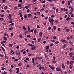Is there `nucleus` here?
Instances as JSON below:
<instances>
[{"mask_svg":"<svg viewBox=\"0 0 74 74\" xmlns=\"http://www.w3.org/2000/svg\"><path fill=\"white\" fill-rule=\"evenodd\" d=\"M2 74H7V72H4V73H2Z\"/></svg>","mask_w":74,"mask_h":74,"instance_id":"nucleus-44","label":"nucleus"},{"mask_svg":"<svg viewBox=\"0 0 74 74\" xmlns=\"http://www.w3.org/2000/svg\"><path fill=\"white\" fill-rule=\"evenodd\" d=\"M26 60H28V61H29V60H30L29 59V58H26Z\"/></svg>","mask_w":74,"mask_h":74,"instance_id":"nucleus-43","label":"nucleus"},{"mask_svg":"<svg viewBox=\"0 0 74 74\" xmlns=\"http://www.w3.org/2000/svg\"><path fill=\"white\" fill-rule=\"evenodd\" d=\"M34 41H32L31 43L32 44H34Z\"/></svg>","mask_w":74,"mask_h":74,"instance_id":"nucleus-61","label":"nucleus"},{"mask_svg":"<svg viewBox=\"0 0 74 74\" xmlns=\"http://www.w3.org/2000/svg\"><path fill=\"white\" fill-rule=\"evenodd\" d=\"M19 14L20 15V17H22V16H23L22 15V14H21V13H19Z\"/></svg>","mask_w":74,"mask_h":74,"instance_id":"nucleus-27","label":"nucleus"},{"mask_svg":"<svg viewBox=\"0 0 74 74\" xmlns=\"http://www.w3.org/2000/svg\"><path fill=\"white\" fill-rule=\"evenodd\" d=\"M21 6H22V4H18V7H21Z\"/></svg>","mask_w":74,"mask_h":74,"instance_id":"nucleus-26","label":"nucleus"},{"mask_svg":"<svg viewBox=\"0 0 74 74\" xmlns=\"http://www.w3.org/2000/svg\"><path fill=\"white\" fill-rule=\"evenodd\" d=\"M0 56L1 57H3L4 56V55H3L2 54H0Z\"/></svg>","mask_w":74,"mask_h":74,"instance_id":"nucleus-56","label":"nucleus"},{"mask_svg":"<svg viewBox=\"0 0 74 74\" xmlns=\"http://www.w3.org/2000/svg\"><path fill=\"white\" fill-rule=\"evenodd\" d=\"M51 70H54V67H53V66H51Z\"/></svg>","mask_w":74,"mask_h":74,"instance_id":"nucleus-41","label":"nucleus"},{"mask_svg":"<svg viewBox=\"0 0 74 74\" xmlns=\"http://www.w3.org/2000/svg\"><path fill=\"white\" fill-rule=\"evenodd\" d=\"M2 24L3 25H6V23H5L3 22L2 23Z\"/></svg>","mask_w":74,"mask_h":74,"instance_id":"nucleus-64","label":"nucleus"},{"mask_svg":"<svg viewBox=\"0 0 74 74\" xmlns=\"http://www.w3.org/2000/svg\"><path fill=\"white\" fill-rule=\"evenodd\" d=\"M73 37L72 36H71L70 37V38L71 40H72V39H73Z\"/></svg>","mask_w":74,"mask_h":74,"instance_id":"nucleus-47","label":"nucleus"},{"mask_svg":"<svg viewBox=\"0 0 74 74\" xmlns=\"http://www.w3.org/2000/svg\"><path fill=\"white\" fill-rule=\"evenodd\" d=\"M71 12H73V11H74V9H73V8H72V7H71Z\"/></svg>","mask_w":74,"mask_h":74,"instance_id":"nucleus-30","label":"nucleus"},{"mask_svg":"<svg viewBox=\"0 0 74 74\" xmlns=\"http://www.w3.org/2000/svg\"><path fill=\"white\" fill-rule=\"evenodd\" d=\"M59 43V41H57L55 42V44H58Z\"/></svg>","mask_w":74,"mask_h":74,"instance_id":"nucleus-23","label":"nucleus"},{"mask_svg":"<svg viewBox=\"0 0 74 74\" xmlns=\"http://www.w3.org/2000/svg\"><path fill=\"white\" fill-rule=\"evenodd\" d=\"M32 63H33V64L34 66H35V63H34V58H32Z\"/></svg>","mask_w":74,"mask_h":74,"instance_id":"nucleus-4","label":"nucleus"},{"mask_svg":"<svg viewBox=\"0 0 74 74\" xmlns=\"http://www.w3.org/2000/svg\"><path fill=\"white\" fill-rule=\"evenodd\" d=\"M14 23H12L11 24H10V26H13V25H14Z\"/></svg>","mask_w":74,"mask_h":74,"instance_id":"nucleus-52","label":"nucleus"},{"mask_svg":"<svg viewBox=\"0 0 74 74\" xmlns=\"http://www.w3.org/2000/svg\"><path fill=\"white\" fill-rule=\"evenodd\" d=\"M3 18H0V20L1 22H2V21H3Z\"/></svg>","mask_w":74,"mask_h":74,"instance_id":"nucleus-39","label":"nucleus"},{"mask_svg":"<svg viewBox=\"0 0 74 74\" xmlns=\"http://www.w3.org/2000/svg\"><path fill=\"white\" fill-rule=\"evenodd\" d=\"M64 42L65 43H66V44H68V42H67L66 40H65V41H64Z\"/></svg>","mask_w":74,"mask_h":74,"instance_id":"nucleus-50","label":"nucleus"},{"mask_svg":"<svg viewBox=\"0 0 74 74\" xmlns=\"http://www.w3.org/2000/svg\"><path fill=\"white\" fill-rule=\"evenodd\" d=\"M28 30L29 32H30V27H29V26H28Z\"/></svg>","mask_w":74,"mask_h":74,"instance_id":"nucleus-14","label":"nucleus"},{"mask_svg":"<svg viewBox=\"0 0 74 74\" xmlns=\"http://www.w3.org/2000/svg\"><path fill=\"white\" fill-rule=\"evenodd\" d=\"M5 58H6V59H8V57L6 55V54H5Z\"/></svg>","mask_w":74,"mask_h":74,"instance_id":"nucleus-18","label":"nucleus"},{"mask_svg":"<svg viewBox=\"0 0 74 74\" xmlns=\"http://www.w3.org/2000/svg\"><path fill=\"white\" fill-rule=\"evenodd\" d=\"M56 70L57 71H61V69H60V68L59 69L58 68H56Z\"/></svg>","mask_w":74,"mask_h":74,"instance_id":"nucleus-8","label":"nucleus"},{"mask_svg":"<svg viewBox=\"0 0 74 74\" xmlns=\"http://www.w3.org/2000/svg\"><path fill=\"white\" fill-rule=\"evenodd\" d=\"M51 27H49V28L47 29L48 30H51Z\"/></svg>","mask_w":74,"mask_h":74,"instance_id":"nucleus-29","label":"nucleus"},{"mask_svg":"<svg viewBox=\"0 0 74 74\" xmlns=\"http://www.w3.org/2000/svg\"><path fill=\"white\" fill-rule=\"evenodd\" d=\"M65 41V40H64L63 39L61 40V42H64V41Z\"/></svg>","mask_w":74,"mask_h":74,"instance_id":"nucleus-40","label":"nucleus"},{"mask_svg":"<svg viewBox=\"0 0 74 74\" xmlns=\"http://www.w3.org/2000/svg\"><path fill=\"white\" fill-rule=\"evenodd\" d=\"M2 3H5V0H2Z\"/></svg>","mask_w":74,"mask_h":74,"instance_id":"nucleus-60","label":"nucleus"},{"mask_svg":"<svg viewBox=\"0 0 74 74\" xmlns=\"http://www.w3.org/2000/svg\"><path fill=\"white\" fill-rule=\"evenodd\" d=\"M18 66H21L22 65V63L21 62L19 63L18 64Z\"/></svg>","mask_w":74,"mask_h":74,"instance_id":"nucleus-12","label":"nucleus"},{"mask_svg":"<svg viewBox=\"0 0 74 74\" xmlns=\"http://www.w3.org/2000/svg\"><path fill=\"white\" fill-rule=\"evenodd\" d=\"M50 17H49V21L50 23H51L52 22H54V20H53V18H51V20L50 19Z\"/></svg>","mask_w":74,"mask_h":74,"instance_id":"nucleus-1","label":"nucleus"},{"mask_svg":"<svg viewBox=\"0 0 74 74\" xmlns=\"http://www.w3.org/2000/svg\"><path fill=\"white\" fill-rule=\"evenodd\" d=\"M62 68L63 69H65V66H64V63L62 64Z\"/></svg>","mask_w":74,"mask_h":74,"instance_id":"nucleus-7","label":"nucleus"},{"mask_svg":"<svg viewBox=\"0 0 74 74\" xmlns=\"http://www.w3.org/2000/svg\"><path fill=\"white\" fill-rule=\"evenodd\" d=\"M23 28L25 30H26V27L25 26H23Z\"/></svg>","mask_w":74,"mask_h":74,"instance_id":"nucleus-17","label":"nucleus"},{"mask_svg":"<svg viewBox=\"0 0 74 74\" xmlns=\"http://www.w3.org/2000/svg\"><path fill=\"white\" fill-rule=\"evenodd\" d=\"M74 61H71L70 62V64H71V65H72L73 64V63H74Z\"/></svg>","mask_w":74,"mask_h":74,"instance_id":"nucleus-9","label":"nucleus"},{"mask_svg":"<svg viewBox=\"0 0 74 74\" xmlns=\"http://www.w3.org/2000/svg\"><path fill=\"white\" fill-rule=\"evenodd\" d=\"M51 63H54V64H55V63H56V61H55V60H53V61L51 62Z\"/></svg>","mask_w":74,"mask_h":74,"instance_id":"nucleus-10","label":"nucleus"},{"mask_svg":"<svg viewBox=\"0 0 74 74\" xmlns=\"http://www.w3.org/2000/svg\"><path fill=\"white\" fill-rule=\"evenodd\" d=\"M37 14H38V15H40V14H41V13H40V12H37Z\"/></svg>","mask_w":74,"mask_h":74,"instance_id":"nucleus-46","label":"nucleus"},{"mask_svg":"<svg viewBox=\"0 0 74 74\" xmlns=\"http://www.w3.org/2000/svg\"><path fill=\"white\" fill-rule=\"evenodd\" d=\"M73 52L69 53V55L70 57L71 58V57H72V55H73Z\"/></svg>","mask_w":74,"mask_h":74,"instance_id":"nucleus-5","label":"nucleus"},{"mask_svg":"<svg viewBox=\"0 0 74 74\" xmlns=\"http://www.w3.org/2000/svg\"><path fill=\"white\" fill-rule=\"evenodd\" d=\"M44 9L43 8H42L40 10V11L41 12V11H44Z\"/></svg>","mask_w":74,"mask_h":74,"instance_id":"nucleus-53","label":"nucleus"},{"mask_svg":"<svg viewBox=\"0 0 74 74\" xmlns=\"http://www.w3.org/2000/svg\"><path fill=\"white\" fill-rule=\"evenodd\" d=\"M69 43L70 44H71V45L73 44V43L71 41H69Z\"/></svg>","mask_w":74,"mask_h":74,"instance_id":"nucleus-45","label":"nucleus"},{"mask_svg":"<svg viewBox=\"0 0 74 74\" xmlns=\"http://www.w3.org/2000/svg\"><path fill=\"white\" fill-rule=\"evenodd\" d=\"M39 69L40 70H41L42 69V67H41V66H40L39 67Z\"/></svg>","mask_w":74,"mask_h":74,"instance_id":"nucleus-58","label":"nucleus"},{"mask_svg":"<svg viewBox=\"0 0 74 74\" xmlns=\"http://www.w3.org/2000/svg\"><path fill=\"white\" fill-rule=\"evenodd\" d=\"M12 45H13L12 44H10L9 45V47H12Z\"/></svg>","mask_w":74,"mask_h":74,"instance_id":"nucleus-19","label":"nucleus"},{"mask_svg":"<svg viewBox=\"0 0 74 74\" xmlns=\"http://www.w3.org/2000/svg\"><path fill=\"white\" fill-rule=\"evenodd\" d=\"M70 39V37L68 36L67 38V40H69Z\"/></svg>","mask_w":74,"mask_h":74,"instance_id":"nucleus-57","label":"nucleus"},{"mask_svg":"<svg viewBox=\"0 0 74 74\" xmlns=\"http://www.w3.org/2000/svg\"><path fill=\"white\" fill-rule=\"evenodd\" d=\"M1 44L3 45V46H4V44H3V42H1Z\"/></svg>","mask_w":74,"mask_h":74,"instance_id":"nucleus-42","label":"nucleus"},{"mask_svg":"<svg viewBox=\"0 0 74 74\" xmlns=\"http://www.w3.org/2000/svg\"><path fill=\"white\" fill-rule=\"evenodd\" d=\"M27 15L28 17H31L32 16V14H28Z\"/></svg>","mask_w":74,"mask_h":74,"instance_id":"nucleus-13","label":"nucleus"},{"mask_svg":"<svg viewBox=\"0 0 74 74\" xmlns=\"http://www.w3.org/2000/svg\"><path fill=\"white\" fill-rule=\"evenodd\" d=\"M41 39L40 38H39L38 39V42H40L41 41Z\"/></svg>","mask_w":74,"mask_h":74,"instance_id":"nucleus-31","label":"nucleus"},{"mask_svg":"<svg viewBox=\"0 0 74 74\" xmlns=\"http://www.w3.org/2000/svg\"><path fill=\"white\" fill-rule=\"evenodd\" d=\"M66 31L67 32H69V29H66Z\"/></svg>","mask_w":74,"mask_h":74,"instance_id":"nucleus-35","label":"nucleus"},{"mask_svg":"<svg viewBox=\"0 0 74 74\" xmlns=\"http://www.w3.org/2000/svg\"><path fill=\"white\" fill-rule=\"evenodd\" d=\"M70 18H69V17L66 18V21H69V20H70Z\"/></svg>","mask_w":74,"mask_h":74,"instance_id":"nucleus-16","label":"nucleus"},{"mask_svg":"<svg viewBox=\"0 0 74 74\" xmlns=\"http://www.w3.org/2000/svg\"><path fill=\"white\" fill-rule=\"evenodd\" d=\"M36 49V46H35L34 47H33L32 48V50H34Z\"/></svg>","mask_w":74,"mask_h":74,"instance_id":"nucleus-25","label":"nucleus"},{"mask_svg":"<svg viewBox=\"0 0 74 74\" xmlns=\"http://www.w3.org/2000/svg\"><path fill=\"white\" fill-rule=\"evenodd\" d=\"M40 37H41L42 36V33L41 32H40L39 34Z\"/></svg>","mask_w":74,"mask_h":74,"instance_id":"nucleus-3","label":"nucleus"},{"mask_svg":"<svg viewBox=\"0 0 74 74\" xmlns=\"http://www.w3.org/2000/svg\"><path fill=\"white\" fill-rule=\"evenodd\" d=\"M27 37H29V38H30V37H31V36L30 35H28L27 36Z\"/></svg>","mask_w":74,"mask_h":74,"instance_id":"nucleus-32","label":"nucleus"},{"mask_svg":"<svg viewBox=\"0 0 74 74\" xmlns=\"http://www.w3.org/2000/svg\"><path fill=\"white\" fill-rule=\"evenodd\" d=\"M3 38L5 40H7V37L4 36L3 37Z\"/></svg>","mask_w":74,"mask_h":74,"instance_id":"nucleus-20","label":"nucleus"},{"mask_svg":"<svg viewBox=\"0 0 74 74\" xmlns=\"http://www.w3.org/2000/svg\"><path fill=\"white\" fill-rule=\"evenodd\" d=\"M49 46L47 45L46 47V49L47 50H46V52H48V50L49 49Z\"/></svg>","mask_w":74,"mask_h":74,"instance_id":"nucleus-2","label":"nucleus"},{"mask_svg":"<svg viewBox=\"0 0 74 74\" xmlns=\"http://www.w3.org/2000/svg\"><path fill=\"white\" fill-rule=\"evenodd\" d=\"M12 27H10L9 29V30H12Z\"/></svg>","mask_w":74,"mask_h":74,"instance_id":"nucleus-54","label":"nucleus"},{"mask_svg":"<svg viewBox=\"0 0 74 74\" xmlns=\"http://www.w3.org/2000/svg\"><path fill=\"white\" fill-rule=\"evenodd\" d=\"M8 34H7L4 33L3 34V36H7Z\"/></svg>","mask_w":74,"mask_h":74,"instance_id":"nucleus-28","label":"nucleus"},{"mask_svg":"<svg viewBox=\"0 0 74 74\" xmlns=\"http://www.w3.org/2000/svg\"><path fill=\"white\" fill-rule=\"evenodd\" d=\"M71 17H74V15L73 14H72L71 15Z\"/></svg>","mask_w":74,"mask_h":74,"instance_id":"nucleus-63","label":"nucleus"},{"mask_svg":"<svg viewBox=\"0 0 74 74\" xmlns=\"http://www.w3.org/2000/svg\"><path fill=\"white\" fill-rule=\"evenodd\" d=\"M66 45V44H64V46L62 47V48H63V49H64V48H65Z\"/></svg>","mask_w":74,"mask_h":74,"instance_id":"nucleus-11","label":"nucleus"},{"mask_svg":"<svg viewBox=\"0 0 74 74\" xmlns=\"http://www.w3.org/2000/svg\"><path fill=\"white\" fill-rule=\"evenodd\" d=\"M53 29H54V30H56V26H53Z\"/></svg>","mask_w":74,"mask_h":74,"instance_id":"nucleus-24","label":"nucleus"},{"mask_svg":"<svg viewBox=\"0 0 74 74\" xmlns=\"http://www.w3.org/2000/svg\"><path fill=\"white\" fill-rule=\"evenodd\" d=\"M1 48L2 50H3V51H5V50L4 49V48L3 47L1 46Z\"/></svg>","mask_w":74,"mask_h":74,"instance_id":"nucleus-38","label":"nucleus"},{"mask_svg":"<svg viewBox=\"0 0 74 74\" xmlns=\"http://www.w3.org/2000/svg\"><path fill=\"white\" fill-rule=\"evenodd\" d=\"M48 10H46L45 11V12H46V13H48Z\"/></svg>","mask_w":74,"mask_h":74,"instance_id":"nucleus-49","label":"nucleus"},{"mask_svg":"<svg viewBox=\"0 0 74 74\" xmlns=\"http://www.w3.org/2000/svg\"><path fill=\"white\" fill-rule=\"evenodd\" d=\"M16 70H17V71L16 72V73L18 74V73H19V69L18 68H16Z\"/></svg>","mask_w":74,"mask_h":74,"instance_id":"nucleus-6","label":"nucleus"},{"mask_svg":"<svg viewBox=\"0 0 74 74\" xmlns=\"http://www.w3.org/2000/svg\"><path fill=\"white\" fill-rule=\"evenodd\" d=\"M42 66V65L40 64H39L36 67H39V66Z\"/></svg>","mask_w":74,"mask_h":74,"instance_id":"nucleus-36","label":"nucleus"},{"mask_svg":"<svg viewBox=\"0 0 74 74\" xmlns=\"http://www.w3.org/2000/svg\"><path fill=\"white\" fill-rule=\"evenodd\" d=\"M30 12V10L29 9H28L27 10V12Z\"/></svg>","mask_w":74,"mask_h":74,"instance_id":"nucleus-59","label":"nucleus"},{"mask_svg":"<svg viewBox=\"0 0 74 74\" xmlns=\"http://www.w3.org/2000/svg\"><path fill=\"white\" fill-rule=\"evenodd\" d=\"M28 45H29V46L30 47H33V46H34V45H33L30 44H28Z\"/></svg>","mask_w":74,"mask_h":74,"instance_id":"nucleus-15","label":"nucleus"},{"mask_svg":"<svg viewBox=\"0 0 74 74\" xmlns=\"http://www.w3.org/2000/svg\"><path fill=\"white\" fill-rule=\"evenodd\" d=\"M31 6V4H29L28 5H27V7H28V8H29V7H30Z\"/></svg>","mask_w":74,"mask_h":74,"instance_id":"nucleus-33","label":"nucleus"},{"mask_svg":"<svg viewBox=\"0 0 74 74\" xmlns=\"http://www.w3.org/2000/svg\"><path fill=\"white\" fill-rule=\"evenodd\" d=\"M56 36H53V38L54 39H56Z\"/></svg>","mask_w":74,"mask_h":74,"instance_id":"nucleus-62","label":"nucleus"},{"mask_svg":"<svg viewBox=\"0 0 74 74\" xmlns=\"http://www.w3.org/2000/svg\"><path fill=\"white\" fill-rule=\"evenodd\" d=\"M70 5V2L69 1H68V5Z\"/></svg>","mask_w":74,"mask_h":74,"instance_id":"nucleus-34","label":"nucleus"},{"mask_svg":"<svg viewBox=\"0 0 74 74\" xmlns=\"http://www.w3.org/2000/svg\"><path fill=\"white\" fill-rule=\"evenodd\" d=\"M24 16L25 18H27V15L26 14L24 15Z\"/></svg>","mask_w":74,"mask_h":74,"instance_id":"nucleus-21","label":"nucleus"},{"mask_svg":"<svg viewBox=\"0 0 74 74\" xmlns=\"http://www.w3.org/2000/svg\"><path fill=\"white\" fill-rule=\"evenodd\" d=\"M52 42H55V40H51Z\"/></svg>","mask_w":74,"mask_h":74,"instance_id":"nucleus-37","label":"nucleus"},{"mask_svg":"<svg viewBox=\"0 0 74 74\" xmlns=\"http://www.w3.org/2000/svg\"><path fill=\"white\" fill-rule=\"evenodd\" d=\"M12 23V20H11L9 21V23Z\"/></svg>","mask_w":74,"mask_h":74,"instance_id":"nucleus-51","label":"nucleus"},{"mask_svg":"<svg viewBox=\"0 0 74 74\" xmlns=\"http://www.w3.org/2000/svg\"><path fill=\"white\" fill-rule=\"evenodd\" d=\"M50 47H53V44L51 43L50 44Z\"/></svg>","mask_w":74,"mask_h":74,"instance_id":"nucleus-55","label":"nucleus"},{"mask_svg":"<svg viewBox=\"0 0 74 74\" xmlns=\"http://www.w3.org/2000/svg\"><path fill=\"white\" fill-rule=\"evenodd\" d=\"M19 36H20V38H22V37H23L22 36V35H21V34Z\"/></svg>","mask_w":74,"mask_h":74,"instance_id":"nucleus-48","label":"nucleus"},{"mask_svg":"<svg viewBox=\"0 0 74 74\" xmlns=\"http://www.w3.org/2000/svg\"><path fill=\"white\" fill-rule=\"evenodd\" d=\"M8 8V7L7 6H5L4 7V9L5 10H7V9Z\"/></svg>","mask_w":74,"mask_h":74,"instance_id":"nucleus-22","label":"nucleus"}]
</instances>
